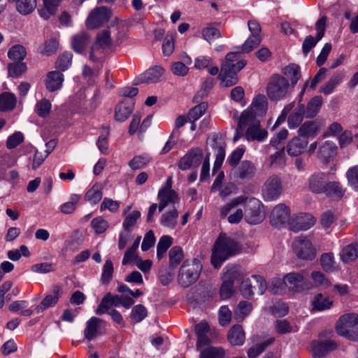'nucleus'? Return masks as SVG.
I'll return each instance as SVG.
<instances>
[{
	"instance_id": "obj_1",
	"label": "nucleus",
	"mask_w": 358,
	"mask_h": 358,
	"mask_svg": "<svg viewBox=\"0 0 358 358\" xmlns=\"http://www.w3.org/2000/svg\"><path fill=\"white\" fill-rule=\"evenodd\" d=\"M232 118L237 122L234 141L242 136H244L248 141L261 142L266 138L268 132L261 127L260 120L249 117L248 112L238 115V112L236 110L232 114Z\"/></svg>"
},
{
	"instance_id": "obj_2",
	"label": "nucleus",
	"mask_w": 358,
	"mask_h": 358,
	"mask_svg": "<svg viewBox=\"0 0 358 358\" xmlns=\"http://www.w3.org/2000/svg\"><path fill=\"white\" fill-rule=\"evenodd\" d=\"M241 250L238 243L226 234H220L217 237L211 255V264L214 268H219L229 257L236 255Z\"/></svg>"
},
{
	"instance_id": "obj_3",
	"label": "nucleus",
	"mask_w": 358,
	"mask_h": 358,
	"mask_svg": "<svg viewBox=\"0 0 358 358\" xmlns=\"http://www.w3.org/2000/svg\"><path fill=\"white\" fill-rule=\"evenodd\" d=\"M244 220L250 225L261 223L266 217L263 203L252 196L243 195Z\"/></svg>"
},
{
	"instance_id": "obj_4",
	"label": "nucleus",
	"mask_w": 358,
	"mask_h": 358,
	"mask_svg": "<svg viewBox=\"0 0 358 358\" xmlns=\"http://www.w3.org/2000/svg\"><path fill=\"white\" fill-rule=\"evenodd\" d=\"M202 265L196 259L186 260L180 268L178 280L185 287L194 283L199 278Z\"/></svg>"
},
{
	"instance_id": "obj_5",
	"label": "nucleus",
	"mask_w": 358,
	"mask_h": 358,
	"mask_svg": "<svg viewBox=\"0 0 358 358\" xmlns=\"http://www.w3.org/2000/svg\"><path fill=\"white\" fill-rule=\"evenodd\" d=\"M243 195L232 199L221 207L220 213L222 217H227V221L232 224L240 223L244 220Z\"/></svg>"
},
{
	"instance_id": "obj_6",
	"label": "nucleus",
	"mask_w": 358,
	"mask_h": 358,
	"mask_svg": "<svg viewBox=\"0 0 358 358\" xmlns=\"http://www.w3.org/2000/svg\"><path fill=\"white\" fill-rule=\"evenodd\" d=\"M337 333L352 341H358V314L346 313L336 324Z\"/></svg>"
},
{
	"instance_id": "obj_7",
	"label": "nucleus",
	"mask_w": 358,
	"mask_h": 358,
	"mask_svg": "<svg viewBox=\"0 0 358 358\" xmlns=\"http://www.w3.org/2000/svg\"><path fill=\"white\" fill-rule=\"evenodd\" d=\"M289 83L287 78L279 75L273 76L266 87V94L271 101H279L289 94Z\"/></svg>"
},
{
	"instance_id": "obj_8",
	"label": "nucleus",
	"mask_w": 358,
	"mask_h": 358,
	"mask_svg": "<svg viewBox=\"0 0 358 358\" xmlns=\"http://www.w3.org/2000/svg\"><path fill=\"white\" fill-rule=\"evenodd\" d=\"M292 250L294 255L300 259L312 261L317 256V248L310 239L300 236L295 238L292 243Z\"/></svg>"
},
{
	"instance_id": "obj_9",
	"label": "nucleus",
	"mask_w": 358,
	"mask_h": 358,
	"mask_svg": "<svg viewBox=\"0 0 358 358\" xmlns=\"http://www.w3.org/2000/svg\"><path fill=\"white\" fill-rule=\"evenodd\" d=\"M282 187L280 178L277 176L269 177L262 187V196L266 201L276 200L282 193Z\"/></svg>"
},
{
	"instance_id": "obj_10",
	"label": "nucleus",
	"mask_w": 358,
	"mask_h": 358,
	"mask_svg": "<svg viewBox=\"0 0 358 358\" xmlns=\"http://www.w3.org/2000/svg\"><path fill=\"white\" fill-rule=\"evenodd\" d=\"M110 18V11L106 7H99L92 10L86 19V27L95 29L102 26Z\"/></svg>"
},
{
	"instance_id": "obj_11",
	"label": "nucleus",
	"mask_w": 358,
	"mask_h": 358,
	"mask_svg": "<svg viewBox=\"0 0 358 358\" xmlns=\"http://www.w3.org/2000/svg\"><path fill=\"white\" fill-rule=\"evenodd\" d=\"M268 109V101L266 96L263 94H258L255 96L251 104L245 109L241 114L248 112L249 117L259 119L264 117Z\"/></svg>"
},
{
	"instance_id": "obj_12",
	"label": "nucleus",
	"mask_w": 358,
	"mask_h": 358,
	"mask_svg": "<svg viewBox=\"0 0 358 358\" xmlns=\"http://www.w3.org/2000/svg\"><path fill=\"white\" fill-rule=\"evenodd\" d=\"M284 277L287 287L290 292L300 293L306 289L307 282L303 272H290Z\"/></svg>"
},
{
	"instance_id": "obj_13",
	"label": "nucleus",
	"mask_w": 358,
	"mask_h": 358,
	"mask_svg": "<svg viewBox=\"0 0 358 358\" xmlns=\"http://www.w3.org/2000/svg\"><path fill=\"white\" fill-rule=\"evenodd\" d=\"M290 217V210L284 203L276 205L271 211L270 222L276 228H281L288 223Z\"/></svg>"
},
{
	"instance_id": "obj_14",
	"label": "nucleus",
	"mask_w": 358,
	"mask_h": 358,
	"mask_svg": "<svg viewBox=\"0 0 358 358\" xmlns=\"http://www.w3.org/2000/svg\"><path fill=\"white\" fill-rule=\"evenodd\" d=\"M336 343L331 339L314 340L310 343L309 350L313 358H321L329 352L336 349Z\"/></svg>"
},
{
	"instance_id": "obj_15",
	"label": "nucleus",
	"mask_w": 358,
	"mask_h": 358,
	"mask_svg": "<svg viewBox=\"0 0 358 358\" xmlns=\"http://www.w3.org/2000/svg\"><path fill=\"white\" fill-rule=\"evenodd\" d=\"M203 157V151L199 148L191 149L178 162V167L185 171L191 167L197 166Z\"/></svg>"
},
{
	"instance_id": "obj_16",
	"label": "nucleus",
	"mask_w": 358,
	"mask_h": 358,
	"mask_svg": "<svg viewBox=\"0 0 358 358\" xmlns=\"http://www.w3.org/2000/svg\"><path fill=\"white\" fill-rule=\"evenodd\" d=\"M338 154V146L331 141H325L320 145L317 152V158L323 162H329Z\"/></svg>"
},
{
	"instance_id": "obj_17",
	"label": "nucleus",
	"mask_w": 358,
	"mask_h": 358,
	"mask_svg": "<svg viewBox=\"0 0 358 358\" xmlns=\"http://www.w3.org/2000/svg\"><path fill=\"white\" fill-rule=\"evenodd\" d=\"M164 73V69L160 66L150 68L136 79V83H157L161 80Z\"/></svg>"
},
{
	"instance_id": "obj_18",
	"label": "nucleus",
	"mask_w": 358,
	"mask_h": 358,
	"mask_svg": "<svg viewBox=\"0 0 358 358\" xmlns=\"http://www.w3.org/2000/svg\"><path fill=\"white\" fill-rule=\"evenodd\" d=\"M244 278L241 268L238 265L227 264L223 269L222 280L234 285Z\"/></svg>"
},
{
	"instance_id": "obj_19",
	"label": "nucleus",
	"mask_w": 358,
	"mask_h": 358,
	"mask_svg": "<svg viewBox=\"0 0 358 358\" xmlns=\"http://www.w3.org/2000/svg\"><path fill=\"white\" fill-rule=\"evenodd\" d=\"M327 183L325 174L321 172L315 173L308 178V188L315 194L324 193Z\"/></svg>"
},
{
	"instance_id": "obj_20",
	"label": "nucleus",
	"mask_w": 358,
	"mask_h": 358,
	"mask_svg": "<svg viewBox=\"0 0 358 358\" xmlns=\"http://www.w3.org/2000/svg\"><path fill=\"white\" fill-rule=\"evenodd\" d=\"M238 71L236 69H229L227 64H222L221 72L219 74L221 86L228 87L236 85L238 80L236 76Z\"/></svg>"
},
{
	"instance_id": "obj_21",
	"label": "nucleus",
	"mask_w": 358,
	"mask_h": 358,
	"mask_svg": "<svg viewBox=\"0 0 358 358\" xmlns=\"http://www.w3.org/2000/svg\"><path fill=\"white\" fill-rule=\"evenodd\" d=\"M64 80V75L61 72L52 71L47 73L44 83L48 91L54 92L62 88Z\"/></svg>"
},
{
	"instance_id": "obj_22",
	"label": "nucleus",
	"mask_w": 358,
	"mask_h": 358,
	"mask_svg": "<svg viewBox=\"0 0 358 358\" xmlns=\"http://www.w3.org/2000/svg\"><path fill=\"white\" fill-rule=\"evenodd\" d=\"M308 144L306 139H301V136L292 138L287 144L286 151L292 157H297L302 154Z\"/></svg>"
},
{
	"instance_id": "obj_23",
	"label": "nucleus",
	"mask_w": 358,
	"mask_h": 358,
	"mask_svg": "<svg viewBox=\"0 0 358 358\" xmlns=\"http://www.w3.org/2000/svg\"><path fill=\"white\" fill-rule=\"evenodd\" d=\"M158 198L159 200V211H162L169 204H174L178 200L176 192L169 187L161 188Z\"/></svg>"
},
{
	"instance_id": "obj_24",
	"label": "nucleus",
	"mask_w": 358,
	"mask_h": 358,
	"mask_svg": "<svg viewBox=\"0 0 358 358\" xmlns=\"http://www.w3.org/2000/svg\"><path fill=\"white\" fill-rule=\"evenodd\" d=\"M209 329V325L205 321H201L195 326V332L197 336L196 349L198 350L209 343L210 340L206 336Z\"/></svg>"
},
{
	"instance_id": "obj_25",
	"label": "nucleus",
	"mask_w": 358,
	"mask_h": 358,
	"mask_svg": "<svg viewBox=\"0 0 358 358\" xmlns=\"http://www.w3.org/2000/svg\"><path fill=\"white\" fill-rule=\"evenodd\" d=\"M90 42V36L85 32H80L74 35L71 39V47L73 50L78 53L83 54Z\"/></svg>"
},
{
	"instance_id": "obj_26",
	"label": "nucleus",
	"mask_w": 358,
	"mask_h": 358,
	"mask_svg": "<svg viewBox=\"0 0 358 358\" xmlns=\"http://www.w3.org/2000/svg\"><path fill=\"white\" fill-rule=\"evenodd\" d=\"M320 124L315 121H308L304 122L298 130V135L301 137L313 138L320 131Z\"/></svg>"
},
{
	"instance_id": "obj_27",
	"label": "nucleus",
	"mask_w": 358,
	"mask_h": 358,
	"mask_svg": "<svg viewBox=\"0 0 358 358\" xmlns=\"http://www.w3.org/2000/svg\"><path fill=\"white\" fill-rule=\"evenodd\" d=\"M63 0H43V6L38 9L40 16L45 20L49 19L56 13L59 4Z\"/></svg>"
},
{
	"instance_id": "obj_28",
	"label": "nucleus",
	"mask_w": 358,
	"mask_h": 358,
	"mask_svg": "<svg viewBox=\"0 0 358 358\" xmlns=\"http://www.w3.org/2000/svg\"><path fill=\"white\" fill-rule=\"evenodd\" d=\"M227 338L233 345H242L245 342V332L241 325H234L229 330Z\"/></svg>"
},
{
	"instance_id": "obj_29",
	"label": "nucleus",
	"mask_w": 358,
	"mask_h": 358,
	"mask_svg": "<svg viewBox=\"0 0 358 358\" xmlns=\"http://www.w3.org/2000/svg\"><path fill=\"white\" fill-rule=\"evenodd\" d=\"M62 293V289L59 287H54L52 293L47 295L37 307L38 311L43 310L49 307L55 306L57 303L59 298L61 296Z\"/></svg>"
},
{
	"instance_id": "obj_30",
	"label": "nucleus",
	"mask_w": 358,
	"mask_h": 358,
	"mask_svg": "<svg viewBox=\"0 0 358 358\" xmlns=\"http://www.w3.org/2000/svg\"><path fill=\"white\" fill-rule=\"evenodd\" d=\"M238 58L239 52L238 51L229 52L226 55L222 64H227L229 69L241 71L245 66L246 62L243 59L237 61Z\"/></svg>"
},
{
	"instance_id": "obj_31",
	"label": "nucleus",
	"mask_w": 358,
	"mask_h": 358,
	"mask_svg": "<svg viewBox=\"0 0 358 358\" xmlns=\"http://www.w3.org/2000/svg\"><path fill=\"white\" fill-rule=\"evenodd\" d=\"M311 305L313 310L322 311L331 308L333 306V301L328 296L317 294L311 301Z\"/></svg>"
},
{
	"instance_id": "obj_32",
	"label": "nucleus",
	"mask_w": 358,
	"mask_h": 358,
	"mask_svg": "<svg viewBox=\"0 0 358 358\" xmlns=\"http://www.w3.org/2000/svg\"><path fill=\"white\" fill-rule=\"evenodd\" d=\"M182 62H176L173 63L171 68V71L175 76H185L188 73L189 69L187 67V65L192 64V59L188 55H185L182 58Z\"/></svg>"
},
{
	"instance_id": "obj_33",
	"label": "nucleus",
	"mask_w": 358,
	"mask_h": 358,
	"mask_svg": "<svg viewBox=\"0 0 358 358\" xmlns=\"http://www.w3.org/2000/svg\"><path fill=\"white\" fill-rule=\"evenodd\" d=\"M133 110V104L131 103L121 102L115 108V117L119 122L126 120L131 115Z\"/></svg>"
},
{
	"instance_id": "obj_34",
	"label": "nucleus",
	"mask_w": 358,
	"mask_h": 358,
	"mask_svg": "<svg viewBox=\"0 0 358 358\" xmlns=\"http://www.w3.org/2000/svg\"><path fill=\"white\" fill-rule=\"evenodd\" d=\"M102 320L99 318L92 317L86 323V327L84 331L85 337L91 341L94 339L98 334L99 327Z\"/></svg>"
},
{
	"instance_id": "obj_35",
	"label": "nucleus",
	"mask_w": 358,
	"mask_h": 358,
	"mask_svg": "<svg viewBox=\"0 0 358 358\" xmlns=\"http://www.w3.org/2000/svg\"><path fill=\"white\" fill-rule=\"evenodd\" d=\"M17 98L10 92H3L0 94V111L12 110L16 106Z\"/></svg>"
},
{
	"instance_id": "obj_36",
	"label": "nucleus",
	"mask_w": 358,
	"mask_h": 358,
	"mask_svg": "<svg viewBox=\"0 0 358 358\" xmlns=\"http://www.w3.org/2000/svg\"><path fill=\"white\" fill-rule=\"evenodd\" d=\"M323 99L321 96H315L308 102L307 106H305V117H313L320 110Z\"/></svg>"
},
{
	"instance_id": "obj_37",
	"label": "nucleus",
	"mask_w": 358,
	"mask_h": 358,
	"mask_svg": "<svg viewBox=\"0 0 358 358\" xmlns=\"http://www.w3.org/2000/svg\"><path fill=\"white\" fill-rule=\"evenodd\" d=\"M252 310V305L250 302L241 301L234 309V317L240 322L248 317Z\"/></svg>"
},
{
	"instance_id": "obj_38",
	"label": "nucleus",
	"mask_w": 358,
	"mask_h": 358,
	"mask_svg": "<svg viewBox=\"0 0 358 358\" xmlns=\"http://www.w3.org/2000/svg\"><path fill=\"white\" fill-rule=\"evenodd\" d=\"M103 196L102 187L101 184H94L86 192L84 199L85 201H89L91 204L94 205L100 201Z\"/></svg>"
},
{
	"instance_id": "obj_39",
	"label": "nucleus",
	"mask_w": 358,
	"mask_h": 358,
	"mask_svg": "<svg viewBox=\"0 0 358 358\" xmlns=\"http://www.w3.org/2000/svg\"><path fill=\"white\" fill-rule=\"evenodd\" d=\"M274 329L279 334H285L298 331L299 327L289 323L286 320H278L274 323Z\"/></svg>"
},
{
	"instance_id": "obj_40",
	"label": "nucleus",
	"mask_w": 358,
	"mask_h": 358,
	"mask_svg": "<svg viewBox=\"0 0 358 358\" xmlns=\"http://www.w3.org/2000/svg\"><path fill=\"white\" fill-rule=\"evenodd\" d=\"M305 117V106L299 105L297 108L289 115L288 118V125L290 129L297 127Z\"/></svg>"
},
{
	"instance_id": "obj_41",
	"label": "nucleus",
	"mask_w": 358,
	"mask_h": 358,
	"mask_svg": "<svg viewBox=\"0 0 358 358\" xmlns=\"http://www.w3.org/2000/svg\"><path fill=\"white\" fill-rule=\"evenodd\" d=\"M320 264L322 269L327 273L334 272L337 268L334 256L330 252L324 253L321 255Z\"/></svg>"
},
{
	"instance_id": "obj_42",
	"label": "nucleus",
	"mask_w": 358,
	"mask_h": 358,
	"mask_svg": "<svg viewBox=\"0 0 358 358\" xmlns=\"http://www.w3.org/2000/svg\"><path fill=\"white\" fill-rule=\"evenodd\" d=\"M178 217V213L177 210L173 209L162 215L160 223L164 227L173 229L177 224Z\"/></svg>"
},
{
	"instance_id": "obj_43",
	"label": "nucleus",
	"mask_w": 358,
	"mask_h": 358,
	"mask_svg": "<svg viewBox=\"0 0 358 358\" xmlns=\"http://www.w3.org/2000/svg\"><path fill=\"white\" fill-rule=\"evenodd\" d=\"M141 213L138 210H133L126 215L123 222V230L131 232L141 217Z\"/></svg>"
},
{
	"instance_id": "obj_44",
	"label": "nucleus",
	"mask_w": 358,
	"mask_h": 358,
	"mask_svg": "<svg viewBox=\"0 0 358 358\" xmlns=\"http://www.w3.org/2000/svg\"><path fill=\"white\" fill-rule=\"evenodd\" d=\"M357 257L358 243H353L345 247L341 253V259L344 262L354 261Z\"/></svg>"
},
{
	"instance_id": "obj_45",
	"label": "nucleus",
	"mask_w": 358,
	"mask_h": 358,
	"mask_svg": "<svg viewBox=\"0 0 358 358\" xmlns=\"http://www.w3.org/2000/svg\"><path fill=\"white\" fill-rule=\"evenodd\" d=\"M108 48L94 43L90 50L89 59L93 62H100L106 57Z\"/></svg>"
},
{
	"instance_id": "obj_46",
	"label": "nucleus",
	"mask_w": 358,
	"mask_h": 358,
	"mask_svg": "<svg viewBox=\"0 0 358 358\" xmlns=\"http://www.w3.org/2000/svg\"><path fill=\"white\" fill-rule=\"evenodd\" d=\"M275 341L274 338H269L267 340L263 341L261 343H258L255 345L252 346L248 351V356L249 358H255L259 356L262 352L270 345L273 343Z\"/></svg>"
},
{
	"instance_id": "obj_47",
	"label": "nucleus",
	"mask_w": 358,
	"mask_h": 358,
	"mask_svg": "<svg viewBox=\"0 0 358 358\" xmlns=\"http://www.w3.org/2000/svg\"><path fill=\"white\" fill-rule=\"evenodd\" d=\"M172 243L173 238L168 235H164L159 238L157 245V257L159 259L164 257Z\"/></svg>"
},
{
	"instance_id": "obj_48",
	"label": "nucleus",
	"mask_w": 358,
	"mask_h": 358,
	"mask_svg": "<svg viewBox=\"0 0 358 358\" xmlns=\"http://www.w3.org/2000/svg\"><path fill=\"white\" fill-rule=\"evenodd\" d=\"M324 193L334 199H341L344 194V190L339 182H329L327 184L326 190Z\"/></svg>"
},
{
	"instance_id": "obj_49",
	"label": "nucleus",
	"mask_w": 358,
	"mask_h": 358,
	"mask_svg": "<svg viewBox=\"0 0 358 358\" xmlns=\"http://www.w3.org/2000/svg\"><path fill=\"white\" fill-rule=\"evenodd\" d=\"M169 257L170 266L176 268L184 257L182 249L179 246L173 247L169 252Z\"/></svg>"
},
{
	"instance_id": "obj_50",
	"label": "nucleus",
	"mask_w": 358,
	"mask_h": 358,
	"mask_svg": "<svg viewBox=\"0 0 358 358\" xmlns=\"http://www.w3.org/2000/svg\"><path fill=\"white\" fill-rule=\"evenodd\" d=\"M80 198V195L72 194L69 197V201L60 206V211L64 214H71L73 213Z\"/></svg>"
},
{
	"instance_id": "obj_51",
	"label": "nucleus",
	"mask_w": 358,
	"mask_h": 358,
	"mask_svg": "<svg viewBox=\"0 0 358 358\" xmlns=\"http://www.w3.org/2000/svg\"><path fill=\"white\" fill-rule=\"evenodd\" d=\"M200 351V358H224V350L221 347H208Z\"/></svg>"
},
{
	"instance_id": "obj_52",
	"label": "nucleus",
	"mask_w": 358,
	"mask_h": 358,
	"mask_svg": "<svg viewBox=\"0 0 358 358\" xmlns=\"http://www.w3.org/2000/svg\"><path fill=\"white\" fill-rule=\"evenodd\" d=\"M17 11L22 15H28L36 7V0H17L16 3Z\"/></svg>"
},
{
	"instance_id": "obj_53",
	"label": "nucleus",
	"mask_w": 358,
	"mask_h": 358,
	"mask_svg": "<svg viewBox=\"0 0 358 358\" xmlns=\"http://www.w3.org/2000/svg\"><path fill=\"white\" fill-rule=\"evenodd\" d=\"M310 278L315 287H327L330 285V281L324 273L318 270H314L310 273Z\"/></svg>"
},
{
	"instance_id": "obj_54",
	"label": "nucleus",
	"mask_w": 358,
	"mask_h": 358,
	"mask_svg": "<svg viewBox=\"0 0 358 358\" xmlns=\"http://www.w3.org/2000/svg\"><path fill=\"white\" fill-rule=\"evenodd\" d=\"M207 107L208 105L205 102H203L194 106L188 113V121L190 122H194L195 121L199 120L206 113Z\"/></svg>"
},
{
	"instance_id": "obj_55",
	"label": "nucleus",
	"mask_w": 358,
	"mask_h": 358,
	"mask_svg": "<svg viewBox=\"0 0 358 358\" xmlns=\"http://www.w3.org/2000/svg\"><path fill=\"white\" fill-rule=\"evenodd\" d=\"M29 305L27 301H15L10 303L9 310L13 312L21 310L20 314L24 316H30L33 313V310L27 308Z\"/></svg>"
},
{
	"instance_id": "obj_56",
	"label": "nucleus",
	"mask_w": 358,
	"mask_h": 358,
	"mask_svg": "<svg viewBox=\"0 0 358 358\" xmlns=\"http://www.w3.org/2000/svg\"><path fill=\"white\" fill-rule=\"evenodd\" d=\"M150 160V157L148 155L144 154L142 155L135 156L129 161L128 164L132 170H138L145 167L149 163Z\"/></svg>"
},
{
	"instance_id": "obj_57",
	"label": "nucleus",
	"mask_w": 358,
	"mask_h": 358,
	"mask_svg": "<svg viewBox=\"0 0 358 358\" xmlns=\"http://www.w3.org/2000/svg\"><path fill=\"white\" fill-rule=\"evenodd\" d=\"M25 48L20 45H16L10 48L8 52V57L13 61H22L26 56Z\"/></svg>"
},
{
	"instance_id": "obj_58",
	"label": "nucleus",
	"mask_w": 358,
	"mask_h": 358,
	"mask_svg": "<svg viewBox=\"0 0 358 358\" xmlns=\"http://www.w3.org/2000/svg\"><path fill=\"white\" fill-rule=\"evenodd\" d=\"M287 287L285 277L282 279L276 278L271 281L268 287V291L273 294H281Z\"/></svg>"
},
{
	"instance_id": "obj_59",
	"label": "nucleus",
	"mask_w": 358,
	"mask_h": 358,
	"mask_svg": "<svg viewBox=\"0 0 358 358\" xmlns=\"http://www.w3.org/2000/svg\"><path fill=\"white\" fill-rule=\"evenodd\" d=\"M284 73L289 78L291 83L295 85L300 78V69L296 64H289L284 69Z\"/></svg>"
},
{
	"instance_id": "obj_60",
	"label": "nucleus",
	"mask_w": 358,
	"mask_h": 358,
	"mask_svg": "<svg viewBox=\"0 0 358 358\" xmlns=\"http://www.w3.org/2000/svg\"><path fill=\"white\" fill-rule=\"evenodd\" d=\"M270 166H280L285 164L284 148H280L274 154L271 155L268 159Z\"/></svg>"
},
{
	"instance_id": "obj_61",
	"label": "nucleus",
	"mask_w": 358,
	"mask_h": 358,
	"mask_svg": "<svg viewBox=\"0 0 358 358\" xmlns=\"http://www.w3.org/2000/svg\"><path fill=\"white\" fill-rule=\"evenodd\" d=\"M91 226L96 234H100L106 231L109 227V224L108 221L103 217H97L92 220Z\"/></svg>"
},
{
	"instance_id": "obj_62",
	"label": "nucleus",
	"mask_w": 358,
	"mask_h": 358,
	"mask_svg": "<svg viewBox=\"0 0 358 358\" xmlns=\"http://www.w3.org/2000/svg\"><path fill=\"white\" fill-rule=\"evenodd\" d=\"M255 290H256V285L252 283L250 279L242 282L240 291L244 298H252L254 296Z\"/></svg>"
},
{
	"instance_id": "obj_63",
	"label": "nucleus",
	"mask_w": 358,
	"mask_h": 358,
	"mask_svg": "<svg viewBox=\"0 0 358 358\" xmlns=\"http://www.w3.org/2000/svg\"><path fill=\"white\" fill-rule=\"evenodd\" d=\"M261 41V37L250 36L240 48L243 52L248 53L257 47Z\"/></svg>"
},
{
	"instance_id": "obj_64",
	"label": "nucleus",
	"mask_w": 358,
	"mask_h": 358,
	"mask_svg": "<svg viewBox=\"0 0 358 358\" xmlns=\"http://www.w3.org/2000/svg\"><path fill=\"white\" fill-rule=\"evenodd\" d=\"M348 185L354 189L358 190V166L349 169L346 173Z\"/></svg>"
}]
</instances>
